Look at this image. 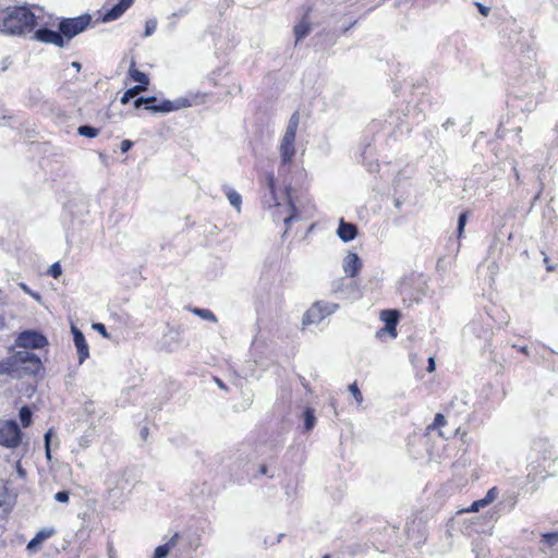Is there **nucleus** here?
Returning <instances> with one entry per match:
<instances>
[{"mask_svg":"<svg viewBox=\"0 0 558 558\" xmlns=\"http://www.w3.org/2000/svg\"><path fill=\"white\" fill-rule=\"evenodd\" d=\"M280 163L279 171L289 167L296 154L295 143H279Z\"/></svg>","mask_w":558,"mask_h":558,"instance_id":"obj_12","label":"nucleus"},{"mask_svg":"<svg viewBox=\"0 0 558 558\" xmlns=\"http://www.w3.org/2000/svg\"><path fill=\"white\" fill-rule=\"evenodd\" d=\"M32 411L28 407H22L19 413L21 423L24 427H27L32 423Z\"/></svg>","mask_w":558,"mask_h":558,"instance_id":"obj_28","label":"nucleus"},{"mask_svg":"<svg viewBox=\"0 0 558 558\" xmlns=\"http://www.w3.org/2000/svg\"><path fill=\"white\" fill-rule=\"evenodd\" d=\"M129 75L134 82L138 83L136 86H145V90L147 89L149 85V78L147 74L135 68L134 61H132L131 66L129 69Z\"/></svg>","mask_w":558,"mask_h":558,"instance_id":"obj_21","label":"nucleus"},{"mask_svg":"<svg viewBox=\"0 0 558 558\" xmlns=\"http://www.w3.org/2000/svg\"><path fill=\"white\" fill-rule=\"evenodd\" d=\"M133 1L134 0H120L111 9L104 13L101 21L104 23H108L118 20L133 4Z\"/></svg>","mask_w":558,"mask_h":558,"instance_id":"obj_13","label":"nucleus"},{"mask_svg":"<svg viewBox=\"0 0 558 558\" xmlns=\"http://www.w3.org/2000/svg\"><path fill=\"white\" fill-rule=\"evenodd\" d=\"M193 312H194V314H196L197 316H199L201 318H203L205 320H209V322H214V323L217 322L216 315L210 310H207V308H194Z\"/></svg>","mask_w":558,"mask_h":558,"instance_id":"obj_29","label":"nucleus"},{"mask_svg":"<svg viewBox=\"0 0 558 558\" xmlns=\"http://www.w3.org/2000/svg\"><path fill=\"white\" fill-rule=\"evenodd\" d=\"M108 556L109 558H113V547L111 544L108 546Z\"/></svg>","mask_w":558,"mask_h":558,"instance_id":"obj_53","label":"nucleus"},{"mask_svg":"<svg viewBox=\"0 0 558 558\" xmlns=\"http://www.w3.org/2000/svg\"><path fill=\"white\" fill-rule=\"evenodd\" d=\"M77 133L81 136H85L88 138H94L99 134V130L97 128H94L92 125H81L77 129Z\"/></svg>","mask_w":558,"mask_h":558,"instance_id":"obj_27","label":"nucleus"},{"mask_svg":"<svg viewBox=\"0 0 558 558\" xmlns=\"http://www.w3.org/2000/svg\"><path fill=\"white\" fill-rule=\"evenodd\" d=\"M22 432L15 421L0 423V445L7 448H16L21 444Z\"/></svg>","mask_w":558,"mask_h":558,"instance_id":"obj_6","label":"nucleus"},{"mask_svg":"<svg viewBox=\"0 0 558 558\" xmlns=\"http://www.w3.org/2000/svg\"><path fill=\"white\" fill-rule=\"evenodd\" d=\"M446 423H447V421H446L445 415H442L441 413H437V414L435 415V418H434L433 424L428 426V429L440 428V427H442Z\"/></svg>","mask_w":558,"mask_h":558,"instance_id":"obj_31","label":"nucleus"},{"mask_svg":"<svg viewBox=\"0 0 558 558\" xmlns=\"http://www.w3.org/2000/svg\"><path fill=\"white\" fill-rule=\"evenodd\" d=\"M179 537V533H174L165 544L156 547L153 558H166L178 545Z\"/></svg>","mask_w":558,"mask_h":558,"instance_id":"obj_18","label":"nucleus"},{"mask_svg":"<svg viewBox=\"0 0 558 558\" xmlns=\"http://www.w3.org/2000/svg\"><path fill=\"white\" fill-rule=\"evenodd\" d=\"M99 158L100 159H105L106 158V155L104 153H99Z\"/></svg>","mask_w":558,"mask_h":558,"instance_id":"obj_59","label":"nucleus"},{"mask_svg":"<svg viewBox=\"0 0 558 558\" xmlns=\"http://www.w3.org/2000/svg\"><path fill=\"white\" fill-rule=\"evenodd\" d=\"M294 35L296 43L305 38L311 32V23L306 16L294 26Z\"/></svg>","mask_w":558,"mask_h":558,"instance_id":"obj_22","label":"nucleus"},{"mask_svg":"<svg viewBox=\"0 0 558 558\" xmlns=\"http://www.w3.org/2000/svg\"><path fill=\"white\" fill-rule=\"evenodd\" d=\"M47 344V338L36 330L22 331L15 340V347L23 349H43Z\"/></svg>","mask_w":558,"mask_h":558,"instance_id":"obj_7","label":"nucleus"},{"mask_svg":"<svg viewBox=\"0 0 558 558\" xmlns=\"http://www.w3.org/2000/svg\"><path fill=\"white\" fill-rule=\"evenodd\" d=\"M70 498L69 492L60 490L54 495V499L59 502H68Z\"/></svg>","mask_w":558,"mask_h":558,"instance_id":"obj_40","label":"nucleus"},{"mask_svg":"<svg viewBox=\"0 0 558 558\" xmlns=\"http://www.w3.org/2000/svg\"><path fill=\"white\" fill-rule=\"evenodd\" d=\"M13 498L9 493L8 487L0 483V518H4L11 510Z\"/></svg>","mask_w":558,"mask_h":558,"instance_id":"obj_17","label":"nucleus"},{"mask_svg":"<svg viewBox=\"0 0 558 558\" xmlns=\"http://www.w3.org/2000/svg\"><path fill=\"white\" fill-rule=\"evenodd\" d=\"M339 308L337 303L317 301L304 314L303 325H317Z\"/></svg>","mask_w":558,"mask_h":558,"instance_id":"obj_4","label":"nucleus"},{"mask_svg":"<svg viewBox=\"0 0 558 558\" xmlns=\"http://www.w3.org/2000/svg\"><path fill=\"white\" fill-rule=\"evenodd\" d=\"M396 207L399 208L400 207V202L399 201H396Z\"/></svg>","mask_w":558,"mask_h":558,"instance_id":"obj_61","label":"nucleus"},{"mask_svg":"<svg viewBox=\"0 0 558 558\" xmlns=\"http://www.w3.org/2000/svg\"><path fill=\"white\" fill-rule=\"evenodd\" d=\"M468 221V213H462L458 219V236L461 238Z\"/></svg>","mask_w":558,"mask_h":558,"instance_id":"obj_33","label":"nucleus"},{"mask_svg":"<svg viewBox=\"0 0 558 558\" xmlns=\"http://www.w3.org/2000/svg\"><path fill=\"white\" fill-rule=\"evenodd\" d=\"M143 105L146 106V99H144V97H138L134 100V107L136 109L141 108Z\"/></svg>","mask_w":558,"mask_h":558,"instance_id":"obj_46","label":"nucleus"},{"mask_svg":"<svg viewBox=\"0 0 558 558\" xmlns=\"http://www.w3.org/2000/svg\"><path fill=\"white\" fill-rule=\"evenodd\" d=\"M34 38L40 43L54 45L59 48L66 47L65 39L59 28L58 31H53L47 27H39L34 33Z\"/></svg>","mask_w":558,"mask_h":558,"instance_id":"obj_10","label":"nucleus"},{"mask_svg":"<svg viewBox=\"0 0 558 558\" xmlns=\"http://www.w3.org/2000/svg\"><path fill=\"white\" fill-rule=\"evenodd\" d=\"M435 367H436L435 359L434 357H429L428 359V365H427V372H429V373L434 372Z\"/></svg>","mask_w":558,"mask_h":558,"instance_id":"obj_47","label":"nucleus"},{"mask_svg":"<svg viewBox=\"0 0 558 558\" xmlns=\"http://www.w3.org/2000/svg\"><path fill=\"white\" fill-rule=\"evenodd\" d=\"M477 9H478V12L484 15V16H487L488 13H489V8L485 7L484 4H482L481 2H476L475 3Z\"/></svg>","mask_w":558,"mask_h":558,"instance_id":"obj_45","label":"nucleus"},{"mask_svg":"<svg viewBox=\"0 0 558 558\" xmlns=\"http://www.w3.org/2000/svg\"><path fill=\"white\" fill-rule=\"evenodd\" d=\"M223 191L226 193V196L229 201V203L238 210L240 211L241 209V204H242V197L241 195L235 191L233 190L232 187L230 186H223Z\"/></svg>","mask_w":558,"mask_h":558,"instance_id":"obj_23","label":"nucleus"},{"mask_svg":"<svg viewBox=\"0 0 558 558\" xmlns=\"http://www.w3.org/2000/svg\"><path fill=\"white\" fill-rule=\"evenodd\" d=\"M289 206H290L291 214L288 217H286L283 220L286 226H289L292 221H294L299 218L296 208L291 201H289Z\"/></svg>","mask_w":558,"mask_h":558,"instance_id":"obj_35","label":"nucleus"},{"mask_svg":"<svg viewBox=\"0 0 558 558\" xmlns=\"http://www.w3.org/2000/svg\"><path fill=\"white\" fill-rule=\"evenodd\" d=\"M146 99V107L145 109L150 110L153 112H161V113H169L172 111H177L183 108L191 107L190 99L185 97H180L174 100H162L159 105H155L157 101V98L155 96L144 97Z\"/></svg>","mask_w":558,"mask_h":558,"instance_id":"obj_5","label":"nucleus"},{"mask_svg":"<svg viewBox=\"0 0 558 558\" xmlns=\"http://www.w3.org/2000/svg\"><path fill=\"white\" fill-rule=\"evenodd\" d=\"M134 143L130 140H124L121 142V151L122 153H128L132 147H133Z\"/></svg>","mask_w":558,"mask_h":558,"instance_id":"obj_41","label":"nucleus"},{"mask_svg":"<svg viewBox=\"0 0 558 558\" xmlns=\"http://www.w3.org/2000/svg\"><path fill=\"white\" fill-rule=\"evenodd\" d=\"M48 274H49L52 278H54V279H57L58 277H60V276H61V274H62V269H61L60 264H59V263H54V264H52V265L50 266L49 270H48Z\"/></svg>","mask_w":558,"mask_h":558,"instance_id":"obj_36","label":"nucleus"},{"mask_svg":"<svg viewBox=\"0 0 558 558\" xmlns=\"http://www.w3.org/2000/svg\"><path fill=\"white\" fill-rule=\"evenodd\" d=\"M71 331L73 335V341L77 350L78 362L83 364L85 360L89 356L88 344L85 340L83 332L74 325L71 326Z\"/></svg>","mask_w":558,"mask_h":558,"instance_id":"obj_11","label":"nucleus"},{"mask_svg":"<svg viewBox=\"0 0 558 558\" xmlns=\"http://www.w3.org/2000/svg\"><path fill=\"white\" fill-rule=\"evenodd\" d=\"M337 234L343 242H350L355 239L357 228L354 223L345 222L343 219H340Z\"/></svg>","mask_w":558,"mask_h":558,"instance_id":"obj_16","label":"nucleus"},{"mask_svg":"<svg viewBox=\"0 0 558 558\" xmlns=\"http://www.w3.org/2000/svg\"><path fill=\"white\" fill-rule=\"evenodd\" d=\"M142 92H145V86H133L126 89L121 97V102L124 105L128 104L133 97L141 94Z\"/></svg>","mask_w":558,"mask_h":558,"instance_id":"obj_26","label":"nucleus"},{"mask_svg":"<svg viewBox=\"0 0 558 558\" xmlns=\"http://www.w3.org/2000/svg\"><path fill=\"white\" fill-rule=\"evenodd\" d=\"M5 327V318L4 316L0 313V330L3 329Z\"/></svg>","mask_w":558,"mask_h":558,"instance_id":"obj_51","label":"nucleus"},{"mask_svg":"<svg viewBox=\"0 0 558 558\" xmlns=\"http://www.w3.org/2000/svg\"><path fill=\"white\" fill-rule=\"evenodd\" d=\"M512 169H513V172H514L515 178H517V180H518V179H519V172H518V170H517V165H515V163H513Z\"/></svg>","mask_w":558,"mask_h":558,"instance_id":"obj_57","label":"nucleus"},{"mask_svg":"<svg viewBox=\"0 0 558 558\" xmlns=\"http://www.w3.org/2000/svg\"><path fill=\"white\" fill-rule=\"evenodd\" d=\"M93 328L95 330H97L98 332H100L105 338H109V335L107 332V329H106L105 325H102L100 323H97V324L93 325Z\"/></svg>","mask_w":558,"mask_h":558,"instance_id":"obj_42","label":"nucleus"},{"mask_svg":"<svg viewBox=\"0 0 558 558\" xmlns=\"http://www.w3.org/2000/svg\"><path fill=\"white\" fill-rule=\"evenodd\" d=\"M22 364V351H16L0 361V375H8L14 379H22V371L20 368Z\"/></svg>","mask_w":558,"mask_h":558,"instance_id":"obj_8","label":"nucleus"},{"mask_svg":"<svg viewBox=\"0 0 558 558\" xmlns=\"http://www.w3.org/2000/svg\"><path fill=\"white\" fill-rule=\"evenodd\" d=\"M499 495V490L497 487H492L483 498L485 500V504L488 506L490 502H493Z\"/></svg>","mask_w":558,"mask_h":558,"instance_id":"obj_34","label":"nucleus"},{"mask_svg":"<svg viewBox=\"0 0 558 558\" xmlns=\"http://www.w3.org/2000/svg\"><path fill=\"white\" fill-rule=\"evenodd\" d=\"M92 22L90 14H82L76 17H64L59 22V29L65 39V45L76 35L84 32Z\"/></svg>","mask_w":558,"mask_h":558,"instance_id":"obj_3","label":"nucleus"},{"mask_svg":"<svg viewBox=\"0 0 558 558\" xmlns=\"http://www.w3.org/2000/svg\"><path fill=\"white\" fill-rule=\"evenodd\" d=\"M71 65H72L73 68H75L77 71H80V70H81V68H82V64H81L80 62H77V61H73Z\"/></svg>","mask_w":558,"mask_h":558,"instance_id":"obj_52","label":"nucleus"},{"mask_svg":"<svg viewBox=\"0 0 558 558\" xmlns=\"http://www.w3.org/2000/svg\"><path fill=\"white\" fill-rule=\"evenodd\" d=\"M439 436L445 437V434L441 430H439Z\"/></svg>","mask_w":558,"mask_h":558,"instance_id":"obj_63","label":"nucleus"},{"mask_svg":"<svg viewBox=\"0 0 558 558\" xmlns=\"http://www.w3.org/2000/svg\"><path fill=\"white\" fill-rule=\"evenodd\" d=\"M487 505L485 504V500L482 499H478L476 501H474L471 507L466 510L468 512H476L478 511L481 508H484L486 507Z\"/></svg>","mask_w":558,"mask_h":558,"instance_id":"obj_39","label":"nucleus"},{"mask_svg":"<svg viewBox=\"0 0 558 558\" xmlns=\"http://www.w3.org/2000/svg\"><path fill=\"white\" fill-rule=\"evenodd\" d=\"M349 391L359 404L363 402V397L356 383H353L349 386Z\"/></svg>","mask_w":558,"mask_h":558,"instance_id":"obj_30","label":"nucleus"},{"mask_svg":"<svg viewBox=\"0 0 558 558\" xmlns=\"http://www.w3.org/2000/svg\"><path fill=\"white\" fill-rule=\"evenodd\" d=\"M259 473H260V474H263V475L267 474V468H266V465H260V466H259Z\"/></svg>","mask_w":558,"mask_h":558,"instance_id":"obj_55","label":"nucleus"},{"mask_svg":"<svg viewBox=\"0 0 558 558\" xmlns=\"http://www.w3.org/2000/svg\"><path fill=\"white\" fill-rule=\"evenodd\" d=\"M54 533L53 529L40 530L27 544L26 548L31 553L37 551L38 547L43 542L51 537Z\"/></svg>","mask_w":558,"mask_h":558,"instance_id":"obj_19","label":"nucleus"},{"mask_svg":"<svg viewBox=\"0 0 558 558\" xmlns=\"http://www.w3.org/2000/svg\"><path fill=\"white\" fill-rule=\"evenodd\" d=\"M23 364L20 366L22 371V378L27 376H38L43 371V363L40 359L29 351H22Z\"/></svg>","mask_w":558,"mask_h":558,"instance_id":"obj_9","label":"nucleus"},{"mask_svg":"<svg viewBox=\"0 0 558 558\" xmlns=\"http://www.w3.org/2000/svg\"><path fill=\"white\" fill-rule=\"evenodd\" d=\"M539 544L538 550L543 554H547L548 549L558 544V532L543 533Z\"/></svg>","mask_w":558,"mask_h":558,"instance_id":"obj_20","label":"nucleus"},{"mask_svg":"<svg viewBox=\"0 0 558 558\" xmlns=\"http://www.w3.org/2000/svg\"><path fill=\"white\" fill-rule=\"evenodd\" d=\"M453 125H454V121H453L451 118L447 119V120L442 123V128H444L445 130H448L450 126H453Z\"/></svg>","mask_w":558,"mask_h":558,"instance_id":"obj_48","label":"nucleus"},{"mask_svg":"<svg viewBox=\"0 0 558 558\" xmlns=\"http://www.w3.org/2000/svg\"><path fill=\"white\" fill-rule=\"evenodd\" d=\"M51 436H52V430L49 429L45 436H44V440H45V452H46V458L48 460H51V449H50V441H51Z\"/></svg>","mask_w":558,"mask_h":558,"instance_id":"obj_32","label":"nucleus"},{"mask_svg":"<svg viewBox=\"0 0 558 558\" xmlns=\"http://www.w3.org/2000/svg\"><path fill=\"white\" fill-rule=\"evenodd\" d=\"M15 471L20 478L24 480L26 477V471L23 469L20 461L15 463Z\"/></svg>","mask_w":558,"mask_h":558,"instance_id":"obj_43","label":"nucleus"},{"mask_svg":"<svg viewBox=\"0 0 558 558\" xmlns=\"http://www.w3.org/2000/svg\"><path fill=\"white\" fill-rule=\"evenodd\" d=\"M300 119H301L300 112L294 111L288 121L284 133L296 135V131L300 125Z\"/></svg>","mask_w":558,"mask_h":558,"instance_id":"obj_24","label":"nucleus"},{"mask_svg":"<svg viewBox=\"0 0 558 558\" xmlns=\"http://www.w3.org/2000/svg\"><path fill=\"white\" fill-rule=\"evenodd\" d=\"M544 262H545V264H548V257L547 256L544 257Z\"/></svg>","mask_w":558,"mask_h":558,"instance_id":"obj_62","label":"nucleus"},{"mask_svg":"<svg viewBox=\"0 0 558 558\" xmlns=\"http://www.w3.org/2000/svg\"><path fill=\"white\" fill-rule=\"evenodd\" d=\"M296 135L283 133L280 143H295Z\"/></svg>","mask_w":558,"mask_h":558,"instance_id":"obj_44","label":"nucleus"},{"mask_svg":"<svg viewBox=\"0 0 558 558\" xmlns=\"http://www.w3.org/2000/svg\"><path fill=\"white\" fill-rule=\"evenodd\" d=\"M268 184H269V187H270V189H272V187H274V177H272V175H270V177L268 178Z\"/></svg>","mask_w":558,"mask_h":558,"instance_id":"obj_56","label":"nucleus"},{"mask_svg":"<svg viewBox=\"0 0 558 558\" xmlns=\"http://www.w3.org/2000/svg\"><path fill=\"white\" fill-rule=\"evenodd\" d=\"M303 418H304V429L306 432H310L314 428L316 423V416L314 413V410L311 408H306L303 412Z\"/></svg>","mask_w":558,"mask_h":558,"instance_id":"obj_25","label":"nucleus"},{"mask_svg":"<svg viewBox=\"0 0 558 558\" xmlns=\"http://www.w3.org/2000/svg\"><path fill=\"white\" fill-rule=\"evenodd\" d=\"M19 287H20V288H21L25 293H27L28 295H31V296H32V298H34L35 300H38V301L40 300V295H39V293L34 292L33 290H31L26 283H24V282H20V283H19Z\"/></svg>","mask_w":558,"mask_h":558,"instance_id":"obj_38","label":"nucleus"},{"mask_svg":"<svg viewBox=\"0 0 558 558\" xmlns=\"http://www.w3.org/2000/svg\"><path fill=\"white\" fill-rule=\"evenodd\" d=\"M361 266V259L355 253H349L343 259V271L350 277H355Z\"/></svg>","mask_w":558,"mask_h":558,"instance_id":"obj_15","label":"nucleus"},{"mask_svg":"<svg viewBox=\"0 0 558 558\" xmlns=\"http://www.w3.org/2000/svg\"><path fill=\"white\" fill-rule=\"evenodd\" d=\"M339 290H340V288H337V287H336V283H335V284H333V291H335V292H337V291H339Z\"/></svg>","mask_w":558,"mask_h":558,"instance_id":"obj_60","label":"nucleus"},{"mask_svg":"<svg viewBox=\"0 0 558 558\" xmlns=\"http://www.w3.org/2000/svg\"><path fill=\"white\" fill-rule=\"evenodd\" d=\"M554 268L551 266H547V270H553Z\"/></svg>","mask_w":558,"mask_h":558,"instance_id":"obj_64","label":"nucleus"},{"mask_svg":"<svg viewBox=\"0 0 558 558\" xmlns=\"http://www.w3.org/2000/svg\"><path fill=\"white\" fill-rule=\"evenodd\" d=\"M36 14L27 7H0V33L22 35L37 25Z\"/></svg>","mask_w":558,"mask_h":558,"instance_id":"obj_1","label":"nucleus"},{"mask_svg":"<svg viewBox=\"0 0 558 558\" xmlns=\"http://www.w3.org/2000/svg\"><path fill=\"white\" fill-rule=\"evenodd\" d=\"M519 350H520L522 353L526 354V355H529V354H530L529 348H527V347H525V345H524V347H521Z\"/></svg>","mask_w":558,"mask_h":558,"instance_id":"obj_54","label":"nucleus"},{"mask_svg":"<svg viewBox=\"0 0 558 558\" xmlns=\"http://www.w3.org/2000/svg\"><path fill=\"white\" fill-rule=\"evenodd\" d=\"M157 28V21L156 20H148L145 24V36H150Z\"/></svg>","mask_w":558,"mask_h":558,"instance_id":"obj_37","label":"nucleus"},{"mask_svg":"<svg viewBox=\"0 0 558 558\" xmlns=\"http://www.w3.org/2000/svg\"><path fill=\"white\" fill-rule=\"evenodd\" d=\"M381 320L385 322L384 331L390 333L393 338L397 337L396 327L399 322V313L396 310H385L380 313Z\"/></svg>","mask_w":558,"mask_h":558,"instance_id":"obj_14","label":"nucleus"},{"mask_svg":"<svg viewBox=\"0 0 558 558\" xmlns=\"http://www.w3.org/2000/svg\"><path fill=\"white\" fill-rule=\"evenodd\" d=\"M556 459L551 448L542 440L533 442L531 452L527 457V483L538 484L549 475V470Z\"/></svg>","mask_w":558,"mask_h":558,"instance_id":"obj_2","label":"nucleus"},{"mask_svg":"<svg viewBox=\"0 0 558 558\" xmlns=\"http://www.w3.org/2000/svg\"><path fill=\"white\" fill-rule=\"evenodd\" d=\"M147 435H148V428L147 427L142 428V430H141L142 438L146 439Z\"/></svg>","mask_w":558,"mask_h":558,"instance_id":"obj_50","label":"nucleus"},{"mask_svg":"<svg viewBox=\"0 0 558 558\" xmlns=\"http://www.w3.org/2000/svg\"><path fill=\"white\" fill-rule=\"evenodd\" d=\"M215 381L220 389L227 390V387L221 379H219L218 377H215Z\"/></svg>","mask_w":558,"mask_h":558,"instance_id":"obj_49","label":"nucleus"},{"mask_svg":"<svg viewBox=\"0 0 558 558\" xmlns=\"http://www.w3.org/2000/svg\"><path fill=\"white\" fill-rule=\"evenodd\" d=\"M80 445H81L82 447H87V441H86V440H84V438H82V439L80 440Z\"/></svg>","mask_w":558,"mask_h":558,"instance_id":"obj_58","label":"nucleus"}]
</instances>
